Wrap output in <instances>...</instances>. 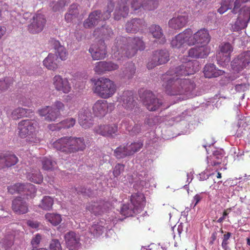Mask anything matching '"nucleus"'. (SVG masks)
<instances>
[{"label": "nucleus", "instance_id": "bb28decb", "mask_svg": "<svg viewBox=\"0 0 250 250\" xmlns=\"http://www.w3.org/2000/svg\"><path fill=\"white\" fill-rule=\"evenodd\" d=\"M18 161V159L14 154H0V168L14 166L17 163Z\"/></svg>", "mask_w": 250, "mask_h": 250}, {"label": "nucleus", "instance_id": "aec40b11", "mask_svg": "<svg viewBox=\"0 0 250 250\" xmlns=\"http://www.w3.org/2000/svg\"><path fill=\"white\" fill-rule=\"evenodd\" d=\"M78 122L80 125L85 129L89 128L93 125L92 116L90 109L83 108L79 111Z\"/></svg>", "mask_w": 250, "mask_h": 250}, {"label": "nucleus", "instance_id": "e433bc0d", "mask_svg": "<svg viewBox=\"0 0 250 250\" xmlns=\"http://www.w3.org/2000/svg\"><path fill=\"white\" fill-rule=\"evenodd\" d=\"M102 203L93 202L88 204L86 206V209L95 215L101 214L104 212V209L102 208Z\"/></svg>", "mask_w": 250, "mask_h": 250}, {"label": "nucleus", "instance_id": "b1692460", "mask_svg": "<svg viewBox=\"0 0 250 250\" xmlns=\"http://www.w3.org/2000/svg\"><path fill=\"white\" fill-rule=\"evenodd\" d=\"M12 208L16 213L23 214L28 211V205L24 198L18 197L13 200Z\"/></svg>", "mask_w": 250, "mask_h": 250}, {"label": "nucleus", "instance_id": "c756f323", "mask_svg": "<svg viewBox=\"0 0 250 250\" xmlns=\"http://www.w3.org/2000/svg\"><path fill=\"white\" fill-rule=\"evenodd\" d=\"M26 177L28 180L35 184H40L43 179V175L39 169L31 168L26 173Z\"/></svg>", "mask_w": 250, "mask_h": 250}, {"label": "nucleus", "instance_id": "c9c22d12", "mask_svg": "<svg viewBox=\"0 0 250 250\" xmlns=\"http://www.w3.org/2000/svg\"><path fill=\"white\" fill-rule=\"evenodd\" d=\"M238 64L243 68L250 63V51H245L240 54L237 59Z\"/></svg>", "mask_w": 250, "mask_h": 250}, {"label": "nucleus", "instance_id": "2f4dec72", "mask_svg": "<svg viewBox=\"0 0 250 250\" xmlns=\"http://www.w3.org/2000/svg\"><path fill=\"white\" fill-rule=\"evenodd\" d=\"M149 31L153 38L158 39L161 44L166 42V40L163 34L162 28L158 25L153 24L149 28Z\"/></svg>", "mask_w": 250, "mask_h": 250}, {"label": "nucleus", "instance_id": "774afa93", "mask_svg": "<svg viewBox=\"0 0 250 250\" xmlns=\"http://www.w3.org/2000/svg\"><path fill=\"white\" fill-rule=\"evenodd\" d=\"M208 177L209 175L206 173V172H204L200 174L199 178L200 181H204L205 180L208 179Z\"/></svg>", "mask_w": 250, "mask_h": 250}, {"label": "nucleus", "instance_id": "72a5a7b5", "mask_svg": "<svg viewBox=\"0 0 250 250\" xmlns=\"http://www.w3.org/2000/svg\"><path fill=\"white\" fill-rule=\"evenodd\" d=\"M54 48L56 50L55 54L57 58H60L62 61H65L67 59L68 53L65 48L61 44L60 42L57 40L53 41Z\"/></svg>", "mask_w": 250, "mask_h": 250}, {"label": "nucleus", "instance_id": "a878e982", "mask_svg": "<svg viewBox=\"0 0 250 250\" xmlns=\"http://www.w3.org/2000/svg\"><path fill=\"white\" fill-rule=\"evenodd\" d=\"M188 21V16L186 15H181L174 17L168 21L169 28L173 29H180L184 27Z\"/></svg>", "mask_w": 250, "mask_h": 250}, {"label": "nucleus", "instance_id": "a211bd4d", "mask_svg": "<svg viewBox=\"0 0 250 250\" xmlns=\"http://www.w3.org/2000/svg\"><path fill=\"white\" fill-rule=\"evenodd\" d=\"M52 81L53 84L57 91L64 94H67L71 91V84L67 78L57 75L53 77Z\"/></svg>", "mask_w": 250, "mask_h": 250}, {"label": "nucleus", "instance_id": "4c0bfd02", "mask_svg": "<svg viewBox=\"0 0 250 250\" xmlns=\"http://www.w3.org/2000/svg\"><path fill=\"white\" fill-rule=\"evenodd\" d=\"M41 161L44 170H52L56 167V163L51 158L43 157Z\"/></svg>", "mask_w": 250, "mask_h": 250}, {"label": "nucleus", "instance_id": "13d9d810", "mask_svg": "<svg viewBox=\"0 0 250 250\" xmlns=\"http://www.w3.org/2000/svg\"><path fill=\"white\" fill-rule=\"evenodd\" d=\"M49 248L51 250H62L60 242L56 239L52 240L50 244Z\"/></svg>", "mask_w": 250, "mask_h": 250}, {"label": "nucleus", "instance_id": "6e6552de", "mask_svg": "<svg viewBox=\"0 0 250 250\" xmlns=\"http://www.w3.org/2000/svg\"><path fill=\"white\" fill-rule=\"evenodd\" d=\"M114 8V4L110 2L107 6V10L103 15L100 11H95L92 12L83 22V26L85 28H91L99 23L102 20H106L108 19L111 16V13L112 12Z\"/></svg>", "mask_w": 250, "mask_h": 250}, {"label": "nucleus", "instance_id": "864d4df0", "mask_svg": "<svg viewBox=\"0 0 250 250\" xmlns=\"http://www.w3.org/2000/svg\"><path fill=\"white\" fill-rule=\"evenodd\" d=\"M94 70L95 72L98 74H101L105 73V70L104 65V61L97 62L95 63Z\"/></svg>", "mask_w": 250, "mask_h": 250}, {"label": "nucleus", "instance_id": "37998d69", "mask_svg": "<svg viewBox=\"0 0 250 250\" xmlns=\"http://www.w3.org/2000/svg\"><path fill=\"white\" fill-rule=\"evenodd\" d=\"M46 219L54 226L59 225L61 221V216L59 214L48 213L45 215Z\"/></svg>", "mask_w": 250, "mask_h": 250}, {"label": "nucleus", "instance_id": "8fccbe9b", "mask_svg": "<svg viewBox=\"0 0 250 250\" xmlns=\"http://www.w3.org/2000/svg\"><path fill=\"white\" fill-rule=\"evenodd\" d=\"M103 230L104 227L99 224H94L89 228L90 232L95 236L101 234Z\"/></svg>", "mask_w": 250, "mask_h": 250}, {"label": "nucleus", "instance_id": "ea45409f", "mask_svg": "<svg viewBox=\"0 0 250 250\" xmlns=\"http://www.w3.org/2000/svg\"><path fill=\"white\" fill-rule=\"evenodd\" d=\"M14 82V79L10 77L0 80V93L7 90L12 85Z\"/></svg>", "mask_w": 250, "mask_h": 250}, {"label": "nucleus", "instance_id": "052dcab7", "mask_svg": "<svg viewBox=\"0 0 250 250\" xmlns=\"http://www.w3.org/2000/svg\"><path fill=\"white\" fill-rule=\"evenodd\" d=\"M102 36H110L113 34L111 28L105 25L103 26L100 29Z\"/></svg>", "mask_w": 250, "mask_h": 250}, {"label": "nucleus", "instance_id": "4468645a", "mask_svg": "<svg viewBox=\"0 0 250 250\" xmlns=\"http://www.w3.org/2000/svg\"><path fill=\"white\" fill-rule=\"evenodd\" d=\"M219 47L220 52L217 55V62L219 64L224 66L230 61V54L233 51V47L228 42L222 43Z\"/></svg>", "mask_w": 250, "mask_h": 250}, {"label": "nucleus", "instance_id": "dca6fc26", "mask_svg": "<svg viewBox=\"0 0 250 250\" xmlns=\"http://www.w3.org/2000/svg\"><path fill=\"white\" fill-rule=\"evenodd\" d=\"M114 105L111 103H108L106 101L99 100L96 101L93 105L92 109L94 114L99 117L104 116L109 111H111Z\"/></svg>", "mask_w": 250, "mask_h": 250}, {"label": "nucleus", "instance_id": "9b49d317", "mask_svg": "<svg viewBox=\"0 0 250 250\" xmlns=\"http://www.w3.org/2000/svg\"><path fill=\"white\" fill-rule=\"evenodd\" d=\"M210 40V37L208 31L202 28L194 34L191 30V35L189 36V40H188V45L191 46L195 44H206L208 45Z\"/></svg>", "mask_w": 250, "mask_h": 250}, {"label": "nucleus", "instance_id": "bf43d9fd", "mask_svg": "<svg viewBox=\"0 0 250 250\" xmlns=\"http://www.w3.org/2000/svg\"><path fill=\"white\" fill-rule=\"evenodd\" d=\"M124 166L122 164H118L115 167L113 173L115 177L118 176L121 173L124 171Z\"/></svg>", "mask_w": 250, "mask_h": 250}, {"label": "nucleus", "instance_id": "2eb2a0df", "mask_svg": "<svg viewBox=\"0 0 250 250\" xmlns=\"http://www.w3.org/2000/svg\"><path fill=\"white\" fill-rule=\"evenodd\" d=\"M191 33V29H186L183 32L175 36L171 41V46L172 48L181 49L184 48L186 44L188 45L189 36Z\"/></svg>", "mask_w": 250, "mask_h": 250}, {"label": "nucleus", "instance_id": "69168bd1", "mask_svg": "<svg viewBox=\"0 0 250 250\" xmlns=\"http://www.w3.org/2000/svg\"><path fill=\"white\" fill-rule=\"evenodd\" d=\"M27 225L32 228L37 229L39 227V224L37 221L29 220L27 221Z\"/></svg>", "mask_w": 250, "mask_h": 250}, {"label": "nucleus", "instance_id": "7ed1b4c3", "mask_svg": "<svg viewBox=\"0 0 250 250\" xmlns=\"http://www.w3.org/2000/svg\"><path fill=\"white\" fill-rule=\"evenodd\" d=\"M129 5L131 9L136 12L138 10L141 11L142 9L153 10L157 7L158 2L155 0H121L115 10V20H120L122 18L127 17Z\"/></svg>", "mask_w": 250, "mask_h": 250}, {"label": "nucleus", "instance_id": "c85d7f7f", "mask_svg": "<svg viewBox=\"0 0 250 250\" xmlns=\"http://www.w3.org/2000/svg\"><path fill=\"white\" fill-rule=\"evenodd\" d=\"M204 73L206 78H211L222 75L224 71L216 68L214 64H206L204 68Z\"/></svg>", "mask_w": 250, "mask_h": 250}, {"label": "nucleus", "instance_id": "ddd939ff", "mask_svg": "<svg viewBox=\"0 0 250 250\" xmlns=\"http://www.w3.org/2000/svg\"><path fill=\"white\" fill-rule=\"evenodd\" d=\"M46 19L43 15L40 13L35 14L30 20L27 30L29 33L35 34L41 32L46 24Z\"/></svg>", "mask_w": 250, "mask_h": 250}, {"label": "nucleus", "instance_id": "3c124183", "mask_svg": "<svg viewBox=\"0 0 250 250\" xmlns=\"http://www.w3.org/2000/svg\"><path fill=\"white\" fill-rule=\"evenodd\" d=\"M231 236V233L229 232H228L223 235L222 237V242L221 246L224 250H230V249L228 246V245L229 243V239Z\"/></svg>", "mask_w": 250, "mask_h": 250}, {"label": "nucleus", "instance_id": "79ce46f5", "mask_svg": "<svg viewBox=\"0 0 250 250\" xmlns=\"http://www.w3.org/2000/svg\"><path fill=\"white\" fill-rule=\"evenodd\" d=\"M135 70L136 68L133 62H130L126 63L123 71L124 77L128 79L132 78L135 73Z\"/></svg>", "mask_w": 250, "mask_h": 250}, {"label": "nucleus", "instance_id": "423d86ee", "mask_svg": "<svg viewBox=\"0 0 250 250\" xmlns=\"http://www.w3.org/2000/svg\"><path fill=\"white\" fill-rule=\"evenodd\" d=\"M130 202V205L125 204L121 209V213L126 217L131 216L134 213L141 212L146 204L145 196L142 193L132 195Z\"/></svg>", "mask_w": 250, "mask_h": 250}, {"label": "nucleus", "instance_id": "0e129e2a", "mask_svg": "<svg viewBox=\"0 0 250 250\" xmlns=\"http://www.w3.org/2000/svg\"><path fill=\"white\" fill-rule=\"evenodd\" d=\"M142 126L140 124L135 125L132 129V132L134 134H138L141 132Z\"/></svg>", "mask_w": 250, "mask_h": 250}, {"label": "nucleus", "instance_id": "f03ea898", "mask_svg": "<svg viewBox=\"0 0 250 250\" xmlns=\"http://www.w3.org/2000/svg\"><path fill=\"white\" fill-rule=\"evenodd\" d=\"M145 49V43L139 37L126 38L120 37L117 38L112 47V52L115 58L120 60L121 58H131L134 56L138 50Z\"/></svg>", "mask_w": 250, "mask_h": 250}, {"label": "nucleus", "instance_id": "e2e57ef3", "mask_svg": "<svg viewBox=\"0 0 250 250\" xmlns=\"http://www.w3.org/2000/svg\"><path fill=\"white\" fill-rule=\"evenodd\" d=\"M41 240V235L39 234H37L36 236L32 239L31 241V244L33 246V248H37L38 245L40 244Z\"/></svg>", "mask_w": 250, "mask_h": 250}, {"label": "nucleus", "instance_id": "49530a36", "mask_svg": "<svg viewBox=\"0 0 250 250\" xmlns=\"http://www.w3.org/2000/svg\"><path fill=\"white\" fill-rule=\"evenodd\" d=\"M76 123V120L73 118H67L58 124V127L62 128H69L73 127Z\"/></svg>", "mask_w": 250, "mask_h": 250}, {"label": "nucleus", "instance_id": "4d7b16f0", "mask_svg": "<svg viewBox=\"0 0 250 250\" xmlns=\"http://www.w3.org/2000/svg\"><path fill=\"white\" fill-rule=\"evenodd\" d=\"M249 87V85L247 83H238L235 85V89L238 92H242L248 89Z\"/></svg>", "mask_w": 250, "mask_h": 250}, {"label": "nucleus", "instance_id": "9d476101", "mask_svg": "<svg viewBox=\"0 0 250 250\" xmlns=\"http://www.w3.org/2000/svg\"><path fill=\"white\" fill-rule=\"evenodd\" d=\"M169 60L168 52L165 49L155 51L150 58L147 67L150 69H152L157 65L167 63Z\"/></svg>", "mask_w": 250, "mask_h": 250}, {"label": "nucleus", "instance_id": "0eeeda50", "mask_svg": "<svg viewBox=\"0 0 250 250\" xmlns=\"http://www.w3.org/2000/svg\"><path fill=\"white\" fill-rule=\"evenodd\" d=\"M94 92L100 97L107 99L116 92L117 87L115 83L108 78H100L95 83Z\"/></svg>", "mask_w": 250, "mask_h": 250}, {"label": "nucleus", "instance_id": "09e8293b", "mask_svg": "<svg viewBox=\"0 0 250 250\" xmlns=\"http://www.w3.org/2000/svg\"><path fill=\"white\" fill-rule=\"evenodd\" d=\"M68 3V0H59L57 2H52L51 6L54 11H58Z\"/></svg>", "mask_w": 250, "mask_h": 250}, {"label": "nucleus", "instance_id": "20e7f679", "mask_svg": "<svg viewBox=\"0 0 250 250\" xmlns=\"http://www.w3.org/2000/svg\"><path fill=\"white\" fill-rule=\"evenodd\" d=\"M52 146L57 150L66 153L82 151L86 147L84 139L81 137H62L53 142Z\"/></svg>", "mask_w": 250, "mask_h": 250}, {"label": "nucleus", "instance_id": "473e14b6", "mask_svg": "<svg viewBox=\"0 0 250 250\" xmlns=\"http://www.w3.org/2000/svg\"><path fill=\"white\" fill-rule=\"evenodd\" d=\"M43 65L48 69L55 70L58 68V62L57 56L49 53L43 61Z\"/></svg>", "mask_w": 250, "mask_h": 250}, {"label": "nucleus", "instance_id": "412c9836", "mask_svg": "<svg viewBox=\"0 0 250 250\" xmlns=\"http://www.w3.org/2000/svg\"><path fill=\"white\" fill-rule=\"evenodd\" d=\"M40 116L44 117L43 120L47 122L55 121L61 116L59 111H56L52 106H46L38 110Z\"/></svg>", "mask_w": 250, "mask_h": 250}, {"label": "nucleus", "instance_id": "cd10ccee", "mask_svg": "<svg viewBox=\"0 0 250 250\" xmlns=\"http://www.w3.org/2000/svg\"><path fill=\"white\" fill-rule=\"evenodd\" d=\"M66 244L70 250H74L79 246L80 237L78 234L70 231L64 236Z\"/></svg>", "mask_w": 250, "mask_h": 250}, {"label": "nucleus", "instance_id": "de8ad7c7", "mask_svg": "<svg viewBox=\"0 0 250 250\" xmlns=\"http://www.w3.org/2000/svg\"><path fill=\"white\" fill-rule=\"evenodd\" d=\"M232 0H224L221 3V5L218 9V12L222 14L226 12L228 9H230L233 4Z\"/></svg>", "mask_w": 250, "mask_h": 250}, {"label": "nucleus", "instance_id": "a19ab883", "mask_svg": "<svg viewBox=\"0 0 250 250\" xmlns=\"http://www.w3.org/2000/svg\"><path fill=\"white\" fill-rule=\"evenodd\" d=\"M30 112H32L31 110L19 107L13 111L12 113V118L14 120H16L22 117L27 116Z\"/></svg>", "mask_w": 250, "mask_h": 250}, {"label": "nucleus", "instance_id": "39448f33", "mask_svg": "<svg viewBox=\"0 0 250 250\" xmlns=\"http://www.w3.org/2000/svg\"><path fill=\"white\" fill-rule=\"evenodd\" d=\"M37 122L31 120H23L18 123V135L21 138H26L27 142L37 143L39 141L36 137Z\"/></svg>", "mask_w": 250, "mask_h": 250}, {"label": "nucleus", "instance_id": "a18cd8bd", "mask_svg": "<svg viewBox=\"0 0 250 250\" xmlns=\"http://www.w3.org/2000/svg\"><path fill=\"white\" fill-rule=\"evenodd\" d=\"M54 200L53 198L50 196H46L42 199L40 207L43 209L50 210L52 208Z\"/></svg>", "mask_w": 250, "mask_h": 250}, {"label": "nucleus", "instance_id": "7c9ffc66", "mask_svg": "<svg viewBox=\"0 0 250 250\" xmlns=\"http://www.w3.org/2000/svg\"><path fill=\"white\" fill-rule=\"evenodd\" d=\"M145 22L143 20L133 19L126 23V30L129 33H135L142 28Z\"/></svg>", "mask_w": 250, "mask_h": 250}, {"label": "nucleus", "instance_id": "58836bf2", "mask_svg": "<svg viewBox=\"0 0 250 250\" xmlns=\"http://www.w3.org/2000/svg\"><path fill=\"white\" fill-rule=\"evenodd\" d=\"M114 155L118 159L123 158L127 156H130L129 152L128 151L127 145H122L118 147L114 150Z\"/></svg>", "mask_w": 250, "mask_h": 250}, {"label": "nucleus", "instance_id": "4be33fe9", "mask_svg": "<svg viewBox=\"0 0 250 250\" xmlns=\"http://www.w3.org/2000/svg\"><path fill=\"white\" fill-rule=\"evenodd\" d=\"M200 45L190 48L188 51V56L195 58H204L210 53V48L208 45Z\"/></svg>", "mask_w": 250, "mask_h": 250}, {"label": "nucleus", "instance_id": "f3484780", "mask_svg": "<svg viewBox=\"0 0 250 250\" xmlns=\"http://www.w3.org/2000/svg\"><path fill=\"white\" fill-rule=\"evenodd\" d=\"M89 52L94 60L104 59L106 56L107 51L104 42L100 41L98 43L92 44L90 46Z\"/></svg>", "mask_w": 250, "mask_h": 250}, {"label": "nucleus", "instance_id": "6e6d98bb", "mask_svg": "<svg viewBox=\"0 0 250 250\" xmlns=\"http://www.w3.org/2000/svg\"><path fill=\"white\" fill-rule=\"evenodd\" d=\"M206 194V192H201L199 194H196L193 197V202L192 203V205L193 204V207H195L197 204L203 198H205V194Z\"/></svg>", "mask_w": 250, "mask_h": 250}, {"label": "nucleus", "instance_id": "393cba45", "mask_svg": "<svg viewBox=\"0 0 250 250\" xmlns=\"http://www.w3.org/2000/svg\"><path fill=\"white\" fill-rule=\"evenodd\" d=\"M117 130L118 126L115 124L100 125L94 128L96 133L105 137L112 136L117 132Z\"/></svg>", "mask_w": 250, "mask_h": 250}, {"label": "nucleus", "instance_id": "5701e85b", "mask_svg": "<svg viewBox=\"0 0 250 250\" xmlns=\"http://www.w3.org/2000/svg\"><path fill=\"white\" fill-rule=\"evenodd\" d=\"M26 190L29 191L31 195H34L36 192L35 186L30 183L25 184L17 183L8 187V192L12 194L16 192H21Z\"/></svg>", "mask_w": 250, "mask_h": 250}, {"label": "nucleus", "instance_id": "5fc2aeb1", "mask_svg": "<svg viewBox=\"0 0 250 250\" xmlns=\"http://www.w3.org/2000/svg\"><path fill=\"white\" fill-rule=\"evenodd\" d=\"M104 65L105 67V72L111 71L117 69L119 68L118 64L112 62L104 61Z\"/></svg>", "mask_w": 250, "mask_h": 250}, {"label": "nucleus", "instance_id": "338daca9", "mask_svg": "<svg viewBox=\"0 0 250 250\" xmlns=\"http://www.w3.org/2000/svg\"><path fill=\"white\" fill-rule=\"evenodd\" d=\"M155 123V119L152 117H149L145 121V124L148 125L149 126H152L154 125Z\"/></svg>", "mask_w": 250, "mask_h": 250}, {"label": "nucleus", "instance_id": "f704fd0d", "mask_svg": "<svg viewBox=\"0 0 250 250\" xmlns=\"http://www.w3.org/2000/svg\"><path fill=\"white\" fill-rule=\"evenodd\" d=\"M223 156L224 151L222 149H216L213 151L212 155L210 159V162L208 160V163H210L212 166H218L221 163Z\"/></svg>", "mask_w": 250, "mask_h": 250}, {"label": "nucleus", "instance_id": "f8f14e48", "mask_svg": "<svg viewBox=\"0 0 250 250\" xmlns=\"http://www.w3.org/2000/svg\"><path fill=\"white\" fill-rule=\"evenodd\" d=\"M250 20V7L244 6L240 10L238 17L232 28L234 31H239L245 29Z\"/></svg>", "mask_w": 250, "mask_h": 250}, {"label": "nucleus", "instance_id": "1a4fd4ad", "mask_svg": "<svg viewBox=\"0 0 250 250\" xmlns=\"http://www.w3.org/2000/svg\"><path fill=\"white\" fill-rule=\"evenodd\" d=\"M144 104L149 111H156L163 105L162 100L157 98L154 94L149 90H146L142 97Z\"/></svg>", "mask_w": 250, "mask_h": 250}, {"label": "nucleus", "instance_id": "6ab92c4d", "mask_svg": "<svg viewBox=\"0 0 250 250\" xmlns=\"http://www.w3.org/2000/svg\"><path fill=\"white\" fill-rule=\"evenodd\" d=\"M118 101L126 110L132 111L134 109L136 111L137 108L135 107L136 103L134 100L133 93L131 91H125L118 98Z\"/></svg>", "mask_w": 250, "mask_h": 250}, {"label": "nucleus", "instance_id": "680f3d73", "mask_svg": "<svg viewBox=\"0 0 250 250\" xmlns=\"http://www.w3.org/2000/svg\"><path fill=\"white\" fill-rule=\"evenodd\" d=\"M54 108L56 109V111H59V113L61 111H63L64 110L65 105L63 103L59 101H56L54 104Z\"/></svg>", "mask_w": 250, "mask_h": 250}, {"label": "nucleus", "instance_id": "c03bdc74", "mask_svg": "<svg viewBox=\"0 0 250 250\" xmlns=\"http://www.w3.org/2000/svg\"><path fill=\"white\" fill-rule=\"evenodd\" d=\"M128 151L129 152L130 155H133L134 153L139 151L143 146V143L141 141H138L131 143L130 144H126Z\"/></svg>", "mask_w": 250, "mask_h": 250}, {"label": "nucleus", "instance_id": "603ef678", "mask_svg": "<svg viewBox=\"0 0 250 250\" xmlns=\"http://www.w3.org/2000/svg\"><path fill=\"white\" fill-rule=\"evenodd\" d=\"M79 14V9L78 8V5L76 4H73L71 5L68 9V12L66 13V18L69 20L68 16L69 15H73L77 17Z\"/></svg>", "mask_w": 250, "mask_h": 250}, {"label": "nucleus", "instance_id": "f257e3e1", "mask_svg": "<svg viewBox=\"0 0 250 250\" xmlns=\"http://www.w3.org/2000/svg\"><path fill=\"white\" fill-rule=\"evenodd\" d=\"M196 61H188L181 65L171 69L163 76V86L169 95H183L185 98L192 97L191 93L195 88L193 81L183 79L181 77L193 74L198 71Z\"/></svg>", "mask_w": 250, "mask_h": 250}]
</instances>
